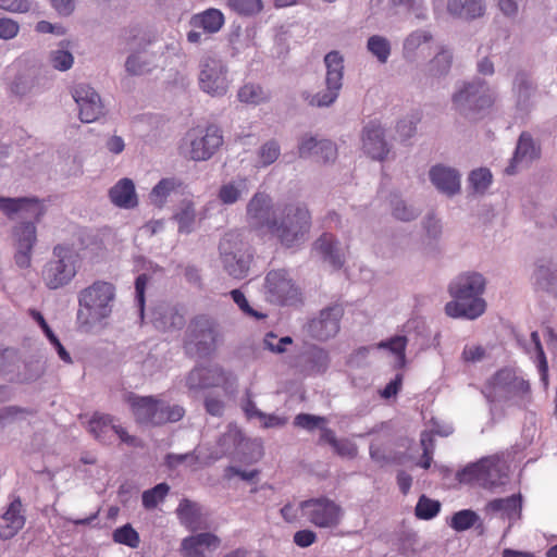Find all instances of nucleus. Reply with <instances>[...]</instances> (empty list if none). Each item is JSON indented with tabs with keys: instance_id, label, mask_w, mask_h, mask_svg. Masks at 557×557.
<instances>
[{
	"instance_id": "1",
	"label": "nucleus",
	"mask_w": 557,
	"mask_h": 557,
	"mask_svg": "<svg viewBox=\"0 0 557 557\" xmlns=\"http://www.w3.org/2000/svg\"><path fill=\"white\" fill-rule=\"evenodd\" d=\"M2 212L10 219L27 220L14 227L13 242L15 263L20 268H28L32 263V250L37 240L35 222H38L46 212L44 202L36 197H2Z\"/></svg>"
},
{
	"instance_id": "2",
	"label": "nucleus",
	"mask_w": 557,
	"mask_h": 557,
	"mask_svg": "<svg viewBox=\"0 0 557 557\" xmlns=\"http://www.w3.org/2000/svg\"><path fill=\"white\" fill-rule=\"evenodd\" d=\"M485 278L476 272L457 276L448 287L454 300L445 305V312L450 318L474 320L486 310V302L481 297L485 290Z\"/></svg>"
},
{
	"instance_id": "3",
	"label": "nucleus",
	"mask_w": 557,
	"mask_h": 557,
	"mask_svg": "<svg viewBox=\"0 0 557 557\" xmlns=\"http://www.w3.org/2000/svg\"><path fill=\"white\" fill-rule=\"evenodd\" d=\"M482 393L490 403H505L518 408H525L532 401L530 382L510 367L497 370L485 382Z\"/></svg>"
},
{
	"instance_id": "4",
	"label": "nucleus",
	"mask_w": 557,
	"mask_h": 557,
	"mask_svg": "<svg viewBox=\"0 0 557 557\" xmlns=\"http://www.w3.org/2000/svg\"><path fill=\"white\" fill-rule=\"evenodd\" d=\"M115 287L104 281H96L78 294L76 321L79 329L88 332L94 325L108 319L112 313Z\"/></svg>"
},
{
	"instance_id": "5",
	"label": "nucleus",
	"mask_w": 557,
	"mask_h": 557,
	"mask_svg": "<svg viewBox=\"0 0 557 557\" xmlns=\"http://www.w3.org/2000/svg\"><path fill=\"white\" fill-rule=\"evenodd\" d=\"M223 339L219 321L207 313L190 319L185 331L184 349L189 356L207 357L213 354Z\"/></svg>"
},
{
	"instance_id": "6",
	"label": "nucleus",
	"mask_w": 557,
	"mask_h": 557,
	"mask_svg": "<svg viewBox=\"0 0 557 557\" xmlns=\"http://www.w3.org/2000/svg\"><path fill=\"white\" fill-rule=\"evenodd\" d=\"M126 401L131 407L135 421L143 425L159 426L177 422L185 414L182 406L170 405L153 396H139L129 393Z\"/></svg>"
},
{
	"instance_id": "7",
	"label": "nucleus",
	"mask_w": 557,
	"mask_h": 557,
	"mask_svg": "<svg viewBox=\"0 0 557 557\" xmlns=\"http://www.w3.org/2000/svg\"><path fill=\"white\" fill-rule=\"evenodd\" d=\"M311 227V213L305 205H287L282 211L281 220L276 221L272 234L280 243L294 247L305 242Z\"/></svg>"
},
{
	"instance_id": "8",
	"label": "nucleus",
	"mask_w": 557,
	"mask_h": 557,
	"mask_svg": "<svg viewBox=\"0 0 557 557\" xmlns=\"http://www.w3.org/2000/svg\"><path fill=\"white\" fill-rule=\"evenodd\" d=\"M50 260L42 270V280L49 289H58L67 285L76 275L79 255L72 245L58 244L52 250Z\"/></svg>"
},
{
	"instance_id": "9",
	"label": "nucleus",
	"mask_w": 557,
	"mask_h": 557,
	"mask_svg": "<svg viewBox=\"0 0 557 557\" xmlns=\"http://www.w3.org/2000/svg\"><path fill=\"white\" fill-rule=\"evenodd\" d=\"M219 250L224 270L232 277L239 280L247 276L252 256L239 233H226L219 244Z\"/></svg>"
},
{
	"instance_id": "10",
	"label": "nucleus",
	"mask_w": 557,
	"mask_h": 557,
	"mask_svg": "<svg viewBox=\"0 0 557 557\" xmlns=\"http://www.w3.org/2000/svg\"><path fill=\"white\" fill-rule=\"evenodd\" d=\"M299 509L306 521L319 529L337 528L343 518L342 507L326 496L302 500Z\"/></svg>"
},
{
	"instance_id": "11",
	"label": "nucleus",
	"mask_w": 557,
	"mask_h": 557,
	"mask_svg": "<svg viewBox=\"0 0 557 557\" xmlns=\"http://www.w3.org/2000/svg\"><path fill=\"white\" fill-rule=\"evenodd\" d=\"M264 292L267 300L281 306L300 301V290L286 270H271L265 275Z\"/></svg>"
},
{
	"instance_id": "12",
	"label": "nucleus",
	"mask_w": 557,
	"mask_h": 557,
	"mask_svg": "<svg viewBox=\"0 0 557 557\" xmlns=\"http://www.w3.org/2000/svg\"><path fill=\"white\" fill-rule=\"evenodd\" d=\"M189 139V157L194 161L209 160L223 145L222 131L216 125L206 128L196 127L187 133Z\"/></svg>"
},
{
	"instance_id": "13",
	"label": "nucleus",
	"mask_w": 557,
	"mask_h": 557,
	"mask_svg": "<svg viewBox=\"0 0 557 557\" xmlns=\"http://www.w3.org/2000/svg\"><path fill=\"white\" fill-rule=\"evenodd\" d=\"M326 66V91L315 94L311 100V106L327 107L338 97L343 86L344 59L338 51H331L324 58Z\"/></svg>"
},
{
	"instance_id": "14",
	"label": "nucleus",
	"mask_w": 557,
	"mask_h": 557,
	"mask_svg": "<svg viewBox=\"0 0 557 557\" xmlns=\"http://www.w3.org/2000/svg\"><path fill=\"white\" fill-rule=\"evenodd\" d=\"M453 102L460 112H479L488 109L494 103V97L483 81L468 83L454 95Z\"/></svg>"
},
{
	"instance_id": "15",
	"label": "nucleus",
	"mask_w": 557,
	"mask_h": 557,
	"mask_svg": "<svg viewBox=\"0 0 557 557\" xmlns=\"http://www.w3.org/2000/svg\"><path fill=\"white\" fill-rule=\"evenodd\" d=\"M226 67L220 60L207 58L199 73L200 89L213 97L223 96L228 89Z\"/></svg>"
},
{
	"instance_id": "16",
	"label": "nucleus",
	"mask_w": 557,
	"mask_h": 557,
	"mask_svg": "<svg viewBox=\"0 0 557 557\" xmlns=\"http://www.w3.org/2000/svg\"><path fill=\"white\" fill-rule=\"evenodd\" d=\"M343 315L344 308L338 304L322 309L308 324L310 336L322 342L334 337L339 332Z\"/></svg>"
},
{
	"instance_id": "17",
	"label": "nucleus",
	"mask_w": 557,
	"mask_h": 557,
	"mask_svg": "<svg viewBox=\"0 0 557 557\" xmlns=\"http://www.w3.org/2000/svg\"><path fill=\"white\" fill-rule=\"evenodd\" d=\"M272 200L265 193H256L247 205V218L249 224L256 230L267 228L273 232L276 219L271 218Z\"/></svg>"
},
{
	"instance_id": "18",
	"label": "nucleus",
	"mask_w": 557,
	"mask_h": 557,
	"mask_svg": "<svg viewBox=\"0 0 557 557\" xmlns=\"http://www.w3.org/2000/svg\"><path fill=\"white\" fill-rule=\"evenodd\" d=\"M72 96L79 108V120L91 123L103 113L99 95L88 85L78 84L73 88Z\"/></svg>"
},
{
	"instance_id": "19",
	"label": "nucleus",
	"mask_w": 557,
	"mask_h": 557,
	"mask_svg": "<svg viewBox=\"0 0 557 557\" xmlns=\"http://www.w3.org/2000/svg\"><path fill=\"white\" fill-rule=\"evenodd\" d=\"M362 149L373 160L382 161L389 152L384 128L376 121H370L362 131Z\"/></svg>"
},
{
	"instance_id": "20",
	"label": "nucleus",
	"mask_w": 557,
	"mask_h": 557,
	"mask_svg": "<svg viewBox=\"0 0 557 557\" xmlns=\"http://www.w3.org/2000/svg\"><path fill=\"white\" fill-rule=\"evenodd\" d=\"M227 380L226 372L219 366L196 367L188 373L186 385L189 389H206L222 386Z\"/></svg>"
},
{
	"instance_id": "21",
	"label": "nucleus",
	"mask_w": 557,
	"mask_h": 557,
	"mask_svg": "<svg viewBox=\"0 0 557 557\" xmlns=\"http://www.w3.org/2000/svg\"><path fill=\"white\" fill-rule=\"evenodd\" d=\"M221 540L212 533H198L185 537L181 544L184 557H208L207 554L219 548Z\"/></svg>"
},
{
	"instance_id": "22",
	"label": "nucleus",
	"mask_w": 557,
	"mask_h": 557,
	"mask_svg": "<svg viewBox=\"0 0 557 557\" xmlns=\"http://www.w3.org/2000/svg\"><path fill=\"white\" fill-rule=\"evenodd\" d=\"M25 515L21 499L14 498L2 513V540L12 539L25 525Z\"/></svg>"
},
{
	"instance_id": "23",
	"label": "nucleus",
	"mask_w": 557,
	"mask_h": 557,
	"mask_svg": "<svg viewBox=\"0 0 557 557\" xmlns=\"http://www.w3.org/2000/svg\"><path fill=\"white\" fill-rule=\"evenodd\" d=\"M430 180L438 190L447 195H454L460 189V175L450 168L434 165L430 170Z\"/></svg>"
},
{
	"instance_id": "24",
	"label": "nucleus",
	"mask_w": 557,
	"mask_h": 557,
	"mask_svg": "<svg viewBox=\"0 0 557 557\" xmlns=\"http://www.w3.org/2000/svg\"><path fill=\"white\" fill-rule=\"evenodd\" d=\"M109 197L112 203L120 208L131 209L138 205L135 185L131 178L120 180L109 190Z\"/></svg>"
},
{
	"instance_id": "25",
	"label": "nucleus",
	"mask_w": 557,
	"mask_h": 557,
	"mask_svg": "<svg viewBox=\"0 0 557 557\" xmlns=\"http://www.w3.org/2000/svg\"><path fill=\"white\" fill-rule=\"evenodd\" d=\"M540 157V147H537L532 136L523 132L521 133L513 158L510 164L506 168L505 172L508 175L516 173V163L522 160H534Z\"/></svg>"
},
{
	"instance_id": "26",
	"label": "nucleus",
	"mask_w": 557,
	"mask_h": 557,
	"mask_svg": "<svg viewBox=\"0 0 557 557\" xmlns=\"http://www.w3.org/2000/svg\"><path fill=\"white\" fill-rule=\"evenodd\" d=\"M190 25L194 28H201L208 34H214L224 25V15L220 10L211 8L193 15L190 18Z\"/></svg>"
},
{
	"instance_id": "27",
	"label": "nucleus",
	"mask_w": 557,
	"mask_h": 557,
	"mask_svg": "<svg viewBox=\"0 0 557 557\" xmlns=\"http://www.w3.org/2000/svg\"><path fill=\"white\" fill-rule=\"evenodd\" d=\"M447 10L455 16L473 20L484 14L485 7L482 0H449Z\"/></svg>"
},
{
	"instance_id": "28",
	"label": "nucleus",
	"mask_w": 557,
	"mask_h": 557,
	"mask_svg": "<svg viewBox=\"0 0 557 557\" xmlns=\"http://www.w3.org/2000/svg\"><path fill=\"white\" fill-rule=\"evenodd\" d=\"M487 509L493 512H503L509 520H517L521 517V495H511L506 498H495L487 504Z\"/></svg>"
},
{
	"instance_id": "29",
	"label": "nucleus",
	"mask_w": 557,
	"mask_h": 557,
	"mask_svg": "<svg viewBox=\"0 0 557 557\" xmlns=\"http://www.w3.org/2000/svg\"><path fill=\"white\" fill-rule=\"evenodd\" d=\"M336 239L334 235L324 233L314 244V248L321 253L324 260L329 261L335 269L342 268L344 260L337 253Z\"/></svg>"
},
{
	"instance_id": "30",
	"label": "nucleus",
	"mask_w": 557,
	"mask_h": 557,
	"mask_svg": "<svg viewBox=\"0 0 557 557\" xmlns=\"http://www.w3.org/2000/svg\"><path fill=\"white\" fill-rule=\"evenodd\" d=\"M174 220L178 224L180 233H190L196 221L194 202L189 199L183 200L174 214Z\"/></svg>"
},
{
	"instance_id": "31",
	"label": "nucleus",
	"mask_w": 557,
	"mask_h": 557,
	"mask_svg": "<svg viewBox=\"0 0 557 557\" xmlns=\"http://www.w3.org/2000/svg\"><path fill=\"white\" fill-rule=\"evenodd\" d=\"M486 458L481 459L478 462L468 465L462 470L457 473V479L460 483L465 484H478L482 486V482H490L485 476H483V472L485 471Z\"/></svg>"
},
{
	"instance_id": "32",
	"label": "nucleus",
	"mask_w": 557,
	"mask_h": 557,
	"mask_svg": "<svg viewBox=\"0 0 557 557\" xmlns=\"http://www.w3.org/2000/svg\"><path fill=\"white\" fill-rule=\"evenodd\" d=\"M247 189V178L242 177L237 181L223 184L220 187L218 197L222 203L232 205L235 203Z\"/></svg>"
},
{
	"instance_id": "33",
	"label": "nucleus",
	"mask_w": 557,
	"mask_h": 557,
	"mask_svg": "<svg viewBox=\"0 0 557 557\" xmlns=\"http://www.w3.org/2000/svg\"><path fill=\"white\" fill-rule=\"evenodd\" d=\"M112 540L114 543L129 548H138L140 544V536L131 523L116 528L112 533Z\"/></svg>"
},
{
	"instance_id": "34",
	"label": "nucleus",
	"mask_w": 557,
	"mask_h": 557,
	"mask_svg": "<svg viewBox=\"0 0 557 557\" xmlns=\"http://www.w3.org/2000/svg\"><path fill=\"white\" fill-rule=\"evenodd\" d=\"M237 98L240 102L247 104H259L269 99L267 92L261 86L248 83L242 86L237 92Z\"/></svg>"
},
{
	"instance_id": "35",
	"label": "nucleus",
	"mask_w": 557,
	"mask_h": 557,
	"mask_svg": "<svg viewBox=\"0 0 557 557\" xmlns=\"http://www.w3.org/2000/svg\"><path fill=\"white\" fill-rule=\"evenodd\" d=\"M178 186H181V183L174 178H162L150 193L151 202L162 207L170 194Z\"/></svg>"
},
{
	"instance_id": "36",
	"label": "nucleus",
	"mask_w": 557,
	"mask_h": 557,
	"mask_svg": "<svg viewBox=\"0 0 557 557\" xmlns=\"http://www.w3.org/2000/svg\"><path fill=\"white\" fill-rule=\"evenodd\" d=\"M441 510V503L421 495L414 508V515L418 519L430 520L438 515Z\"/></svg>"
},
{
	"instance_id": "37",
	"label": "nucleus",
	"mask_w": 557,
	"mask_h": 557,
	"mask_svg": "<svg viewBox=\"0 0 557 557\" xmlns=\"http://www.w3.org/2000/svg\"><path fill=\"white\" fill-rule=\"evenodd\" d=\"M113 417L106 413H95L89 421V431L97 440H102L112 430Z\"/></svg>"
},
{
	"instance_id": "38",
	"label": "nucleus",
	"mask_w": 557,
	"mask_h": 557,
	"mask_svg": "<svg viewBox=\"0 0 557 557\" xmlns=\"http://www.w3.org/2000/svg\"><path fill=\"white\" fill-rule=\"evenodd\" d=\"M478 520L479 516L473 510L463 509L454 513L450 527L455 531L461 532L472 528Z\"/></svg>"
},
{
	"instance_id": "39",
	"label": "nucleus",
	"mask_w": 557,
	"mask_h": 557,
	"mask_svg": "<svg viewBox=\"0 0 557 557\" xmlns=\"http://www.w3.org/2000/svg\"><path fill=\"white\" fill-rule=\"evenodd\" d=\"M169 485L166 483H159L154 487L143 493V505L146 509L154 508L161 503L169 493Z\"/></svg>"
},
{
	"instance_id": "40",
	"label": "nucleus",
	"mask_w": 557,
	"mask_h": 557,
	"mask_svg": "<svg viewBox=\"0 0 557 557\" xmlns=\"http://www.w3.org/2000/svg\"><path fill=\"white\" fill-rule=\"evenodd\" d=\"M531 341L534 344V348L536 351V361H537V368L541 375V380L543 381L544 385L547 386L548 384V363L547 359L543 349V346L541 344L540 335L536 331H533L531 333Z\"/></svg>"
},
{
	"instance_id": "41",
	"label": "nucleus",
	"mask_w": 557,
	"mask_h": 557,
	"mask_svg": "<svg viewBox=\"0 0 557 557\" xmlns=\"http://www.w3.org/2000/svg\"><path fill=\"white\" fill-rule=\"evenodd\" d=\"M485 471L483 472V476L491 482L483 481V487H493L503 483V476L505 475L502 472L499 462L493 458H486Z\"/></svg>"
},
{
	"instance_id": "42",
	"label": "nucleus",
	"mask_w": 557,
	"mask_h": 557,
	"mask_svg": "<svg viewBox=\"0 0 557 557\" xmlns=\"http://www.w3.org/2000/svg\"><path fill=\"white\" fill-rule=\"evenodd\" d=\"M368 49L382 63L387 61L391 53L389 42L384 37L376 35L369 38Z\"/></svg>"
},
{
	"instance_id": "43",
	"label": "nucleus",
	"mask_w": 557,
	"mask_h": 557,
	"mask_svg": "<svg viewBox=\"0 0 557 557\" xmlns=\"http://www.w3.org/2000/svg\"><path fill=\"white\" fill-rule=\"evenodd\" d=\"M469 182L475 191L484 193L492 183V173L484 168L474 170L469 176Z\"/></svg>"
},
{
	"instance_id": "44",
	"label": "nucleus",
	"mask_w": 557,
	"mask_h": 557,
	"mask_svg": "<svg viewBox=\"0 0 557 557\" xmlns=\"http://www.w3.org/2000/svg\"><path fill=\"white\" fill-rule=\"evenodd\" d=\"M453 55L448 50L442 49L431 61L430 72L434 75H442L449 71Z\"/></svg>"
},
{
	"instance_id": "45",
	"label": "nucleus",
	"mask_w": 557,
	"mask_h": 557,
	"mask_svg": "<svg viewBox=\"0 0 557 557\" xmlns=\"http://www.w3.org/2000/svg\"><path fill=\"white\" fill-rule=\"evenodd\" d=\"M308 362L312 372L321 373L326 370L330 358L324 349L315 347L309 352Z\"/></svg>"
},
{
	"instance_id": "46",
	"label": "nucleus",
	"mask_w": 557,
	"mask_h": 557,
	"mask_svg": "<svg viewBox=\"0 0 557 557\" xmlns=\"http://www.w3.org/2000/svg\"><path fill=\"white\" fill-rule=\"evenodd\" d=\"M407 346V338L405 336H394L388 341H383L377 344L379 348L389 349L393 354H395L400 361V363L405 362V351Z\"/></svg>"
},
{
	"instance_id": "47",
	"label": "nucleus",
	"mask_w": 557,
	"mask_h": 557,
	"mask_svg": "<svg viewBox=\"0 0 557 557\" xmlns=\"http://www.w3.org/2000/svg\"><path fill=\"white\" fill-rule=\"evenodd\" d=\"M281 149L275 140L263 144L259 150V159L263 166L274 163L280 157Z\"/></svg>"
},
{
	"instance_id": "48",
	"label": "nucleus",
	"mask_w": 557,
	"mask_h": 557,
	"mask_svg": "<svg viewBox=\"0 0 557 557\" xmlns=\"http://www.w3.org/2000/svg\"><path fill=\"white\" fill-rule=\"evenodd\" d=\"M231 297L245 314L252 317L257 320L264 319L267 317L265 314L258 312L257 310L251 308L245 295L239 289H233L231 292Z\"/></svg>"
},
{
	"instance_id": "49",
	"label": "nucleus",
	"mask_w": 557,
	"mask_h": 557,
	"mask_svg": "<svg viewBox=\"0 0 557 557\" xmlns=\"http://www.w3.org/2000/svg\"><path fill=\"white\" fill-rule=\"evenodd\" d=\"M51 64L59 71H66L73 65V55L66 50L53 51L50 55Z\"/></svg>"
},
{
	"instance_id": "50",
	"label": "nucleus",
	"mask_w": 557,
	"mask_h": 557,
	"mask_svg": "<svg viewBox=\"0 0 557 557\" xmlns=\"http://www.w3.org/2000/svg\"><path fill=\"white\" fill-rule=\"evenodd\" d=\"M337 156V148L331 140H320L315 157L320 158L323 162L334 160Z\"/></svg>"
},
{
	"instance_id": "51",
	"label": "nucleus",
	"mask_w": 557,
	"mask_h": 557,
	"mask_svg": "<svg viewBox=\"0 0 557 557\" xmlns=\"http://www.w3.org/2000/svg\"><path fill=\"white\" fill-rule=\"evenodd\" d=\"M321 422H324V418L312 416L309 413H299L295 417L294 424L298 428H302L306 430H313Z\"/></svg>"
},
{
	"instance_id": "52",
	"label": "nucleus",
	"mask_w": 557,
	"mask_h": 557,
	"mask_svg": "<svg viewBox=\"0 0 557 557\" xmlns=\"http://www.w3.org/2000/svg\"><path fill=\"white\" fill-rule=\"evenodd\" d=\"M431 39V35L424 30H418L410 34L404 44V48L407 51L416 50L421 44L428 42Z\"/></svg>"
},
{
	"instance_id": "53",
	"label": "nucleus",
	"mask_w": 557,
	"mask_h": 557,
	"mask_svg": "<svg viewBox=\"0 0 557 557\" xmlns=\"http://www.w3.org/2000/svg\"><path fill=\"white\" fill-rule=\"evenodd\" d=\"M293 541L298 547L306 548L317 542V534L309 529L299 530L295 532Z\"/></svg>"
},
{
	"instance_id": "54",
	"label": "nucleus",
	"mask_w": 557,
	"mask_h": 557,
	"mask_svg": "<svg viewBox=\"0 0 557 557\" xmlns=\"http://www.w3.org/2000/svg\"><path fill=\"white\" fill-rule=\"evenodd\" d=\"M334 451L341 457L354 458L357 456V446L349 440H337L333 447Z\"/></svg>"
},
{
	"instance_id": "55",
	"label": "nucleus",
	"mask_w": 557,
	"mask_h": 557,
	"mask_svg": "<svg viewBox=\"0 0 557 557\" xmlns=\"http://www.w3.org/2000/svg\"><path fill=\"white\" fill-rule=\"evenodd\" d=\"M319 143H320V140H317L312 136H305L298 146L299 156L302 158H306L309 156H315V151L318 150Z\"/></svg>"
},
{
	"instance_id": "56",
	"label": "nucleus",
	"mask_w": 557,
	"mask_h": 557,
	"mask_svg": "<svg viewBox=\"0 0 557 557\" xmlns=\"http://www.w3.org/2000/svg\"><path fill=\"white\" fill-rule=\"evenodd\" d=\"M148 281H149V277L147 274L138 275L135 281L136 300H137V304H138V307L140 309L141 313L144 312L145 290H146Z\"/></svg>"
},
{
	"instance_id": "57",
	"label": "nucleus",
	"mask_w": 557,
	"mask_h": 557,
	"mask_svg": "<svg viewBox=\"0 0 557 557\" xmlns=\"http://www.w3.org/2000/svg\"><path fill=\"white\" fill-rule=\"evenodd\" d=\"M125 66L127 72L133 75H140L149 70L148 63L139 61V58L136 54H132L127 58Z\"/></svg>"
},
{
	"instance_id": "58",
	"label": "nucleus",
	"mask_w": 557,
	"mask_h": 557,
	"mask_svg": "<svg viewBox=\"0 0 557 557\" xmlns=\"http://www.w3.org/2000/svg\"><path fill=\"white\" fill-rule=\"evenodd\" d=\"M255 414L257 418L262 420V424L264 428H277L286 424L287 419L283 417H278L275 414H265L260 410H255Z\"/></svg>"
},
{
	"instance_id": "59",
	"label": "nucleus",
	"mask_w": 557,
	"mask_h": 557,
	"mask_svg": "<svg viewBox=\"0 0 557 557\" xmlns=\"http://www.w3.org/2000/svg\"><path fill=\"white\" fill-rule=\"evenodd\" d=\"M393 215L401 221H410L417 216L414 209L407 207L403 201L395 205Z\"/></svg>"
},
{
	"instance_id": "60",
	"label": "nucleus",
	"mask_w": 557,
	"mask_h": 557,
	"mask_svg": "<svg viewBox=\"0 0 557 557\" xmlns=\"http://www.w3.org/2000/svg\"><path fill=\"white\" fill-rule=\"evenodd\" d=\"M196 511V505L188 499H183L177 507L180 518L186 523L191 522L190 517L194 516Z\"/></svg>"
},
{
	"instance_id": "61",
	"label": "nucleus",
	"mask_w": 557,
	"mask_h": 557,
	"mask_svg": "<svg viewBox=\"0 0 557 557\" xmlns=\"http://www.w3.org/2000/svg\"><path fill=\"white\" fill-rule=\"evenodd\" d=\"M259 474V471L258 470H251V471H244V470H240V469H237L235 467H232V466H228L226 467L225 471H224V476L226 479H232L233 476L237 475L239 476L242 480H245V481H251L253 480L257 475Z\"/></svg>"
},
{
	"instance_id": "62",
	"label": "nucleus",
	"mask_w": 557,
	"mask_h": 557,
	"mask_svg": "<svg viewBox=\"0 0 557 557\" xmlns=\"http://www.w3.org/2000/svg\"><path fill=\"white\" fill-rule=\"evenodd\" d=\"M112 430L123 443L135 447H143L141 441L136 436L129 435L123 426L112 424Z\"/></svg>"
},
{
	"instance_id": "63",
	"label": "nucleus",
	"mask_w": 557,
	"mask_h": 557,
	"mask_svg": "<svg viewBox=\"0 0 557 557\" xmlns=\"http://www.w3.org/2000/svg\"><path fill=\"white\" fill-rule=\"evenodd\" d=\"M33 79L21 76L11 85V90L15 95L23 96L27 94L33 88Z\"/></svg>"
},
{
	"instance_id": "64",
	"label": "nucleus",
	"mask_w": 557,
	"mask_h": 557,
	"mask_svg": "<svg viewBox=\"0 0 557 557\" xmlns=\"http://www.w3.org/2000/svg\"><path fill=\"white\" fill-rule=\"evenodd\" d=\"M205 408L211 416L220 417L223 413L224 404L215 397H207L205 399Z\"/></svg>"
}]
</instances>
